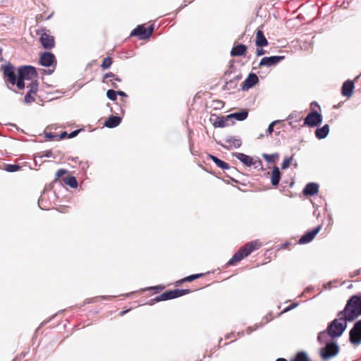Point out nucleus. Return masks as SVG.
Returning a JSON list of instances; mask_svg holds the SVG:
<instances>
[{
	"instance_id": "nucleus-35",
	"label": "nucleus",
	"mask_w": 361,
	"mask_h": 361,
	"mask_svg": "<svg viewBox=\"0 0 361 361\" xmlns=\"http://www.w3.org/2000/svg\"><path fill=\"white\" fill-rule=\"evenodd\" d=\"M20 166L19 164H6L4 166V170L7 172L13 173L18 171L20 169Z\"/></svg>"
},
{
	"instance_id": "nucleus-43",
	"label": "nucleus",
	"mask_w": 361,
	"mask_h": 361,
	"mask_svg": "<svg viewBox=\"0 0 361 361\" xmlns=\"http://www.w3.org/2000/svg\"><path fill=\"white\" fill-rule=\"evenodd\" d=\"M111 296H106V295H102V296H99V297H95V298H92L91 299H87L85 300V304H88V303H91V302H97L98 300V298H102V299H109L111 298Z\"/></svg>"
},
{
	"instance_id": "nucleus-18",
	"label": "nucleus",
	"mask_w": 361,
	"mask_h": 361,
	"mask_svg": "<svg viewBox=\"0 0 361 361\" xmlns=\"http://www.w3.org/2000/svg\"><path fill=\"white\" fill-rule=\"evenodd\" d=\"M122 118L119 116L111 115L104 123V126L108 128H114L120 125Z\"/></svg>"
},
{
	"instance_id": "nucleus-46",
	"label": "nucleus",
	"mask_w": 361,
	"mask_h": 361,
	"mask_svg": "<svg viewBox=\"0 0 361 361\" xmlns=\"http://www.w3.org/2000/svg\"><path fill=\"white\" fill-rule=\"evenodd\" d=\"M67 173V170L64 169H59L55 176H56V179H58V178H61L63 175H65L66 173Z\"/></svg>"
},
{
	"instance_id": "nucleus-16",
	"label": "nucleus",
	"mask_w": 361,
	"mask_h": 361,
	"mask_svg": "<svg viewBox=\"0 0 361 361\" xmlns=\"http://www.w3.org/2000/svg\"><path fill=\"white\" fill-rule=\"evenodd\" d=\"M319 185L317 183H308L302 190V193L305 196H313L318 193Z\"/></svg>"
},
{
	"instance_id": "nucleus-32",
	"label": "nucleus",
	"mask_w": 361,
	"mask_h": 361,
	"mask_svg": "<svg viewBox=\"0 0 361 361\" xmlns=\"http://www.w3.org/2000/svg\"><path fill=\"white\" fill-rule=\"evenodd\" d=\"M38 87H39V82L37 81V79H35L30 83V85L27 86L29 88L28 92L30 93H33V94H35L38 91Z\"/></svg>"
},
{
	"instance_id": "nucleus-6",
	"label": "nucleus",
	"mask_w": 361,
	"mask_h": 361,
	"mask_svg": "<svg viewBox=\"0 0 361 361\" xmlns=\"http://www.w3.org/2000/svg\"><path fill=\"white\" fill-rule=\"evenodd\" d=\"M322 115L317 111H312L304 119V122L300 127L307 126L314 128L319 126L322 123Z\"/></svg>"
},
{
	"instance_id": "nucleus-33",
	"label": "nucleus",
	"mask_w": 361,
	"mask_h": 361,
	"mask_svg": "<svg viewBox=\"0 0 361 361\" xmlns=\"http://www.w3.org/2000/svg\"><path fill=\"white\" fill-rule=\"evenodd\" d=\"M279 155L278 153H274L271 154H263L262 157L269 163H274L276 161V159L279 158Z\"/></svg>"
},
{
	"instance_id": "nucleus-29",
	"label": "nucleus",
	"mask_w": 361,
	"mask_h": 361,
	"mask_svg": "<svg viewBox=\"0 0 361 361\" xmlns=\"http://www.w3.org/2000/svg\"><path fill=\"white\" fill-rule=\"evenodd\" d=\"M203 276H204V274H202V273L189 275L180 280L178 281L176 283V286H180V284H182L183 283H185V282H191V281H192L195 279H197Z\"/></svg>"
},
{
	"instance_id": "nucleus-64",
	"label": "nucleus",
	"mask_w": 361,
	"mask_h": 361,
	"mask_svg": "<svg viewBox=\"0 0 361 361\" xmlns=\"http://www.w3.org/2000/svg\"><path fill=\"white\" fill-rule=\"evenodd\" d=\"M276 361H287V360L285 358H283V357H280V358H277L276 360Z\"/></svg>"
},
{
	"instance_id": "nucleus-7",
	"label": "nucleus",
	"mask_w": 361,
	"mask_h": 361,
	"mask_svg": "<svg viewBox=\"0 0 361 361\" xmlns=\"http://www.w3.org/2000/svg\"><path fill=\"white\" fill-rule=\"evenodd\" d=\"M349 342L358 346L361 344V319L355 322L353 327L349 331Z\"/></svg>"
},
{
	"instance_id": "nucleus-30",
	"label": "nucleus",
	"mask_w": 361,
	"mask_h": 361,
	"mask_svg": "<svg viewBox=\"0 0 361 361\" xmlns=\"http://www.w3.org/2000/svg\"><path fill=\"white\" fill-rule=\"evenodd\" d=\"M63 181L66 185L70 186L71 188H77L78 185V183L76 178L72 175L65 177L63 179Z\"/></svg>"
},
{
	"instance_id": "nucleus-44",
	"label": "nucleus",
	"mask_w": 361,
	"mask_h": 361,
	"mask_svg": "<svg viewBox=\"0 0 361 361\" xmlns=\"http://www.w3.org/2000/svg\"><path fill=\"white\" fill-rule=\"evenodd\" d=\"M154 30V24L149 25L147 28H146L145 39L150 37V36L152 35Z\"/></svg>"
},
{
	"instance_id": "nucleus-58",
	"label": "nucleus",
	"mask_w": 361,
	"mask_h": 361,
	"mask_svg": "<svg viewBox=\"0 0 361 361\" xmlns=\"http://www.w3.org/2000/svg\"><path fill=\"white\" fill-rule=\"evenodd\" d=\"M360 272H361V269H357V270L354 271L352 274H350V276L354 277L355 276L359 275L360 274Z\"/></svg>"
},
{
	"instance_id": "nucleus-42",
	"label": "nucleus",
	"mask_w": 361,
	"mask_h": 361,
	"mask_svg": "<svg viewBox=\"0 0 361 361\" xmlns=\"http://www.w3.org/2000/svg\"><path fill=\"white\" fill-rule=\"evenodd\" d=\"M33 93H30V92H27L24 97V102L25 104H31L35 101L34 97L32 96Z\"/></svg>"
},
{
	"instance_id": "nucleus-55",
	"label": "nucleus",
	"mask_w": 361,
	"mask_h": 361,
	"mask_svg": "<svg viewBox=\"0 0 361 361\" xmlns=\"http://www.w3.org/2000/svg\"><path fill=\"white\" fill-rule=\"evenodd\" d=\"M42 202H43V198L41 195L38 200V206L41 209H47L45 206L43 205Z\"/></svg>"
},
{
	"instance_id": "nucleus-48",
	"label": "nucleus",
	"mask_w": 361,
	"mask_h": 361,
	"mask_svg": "<svg viewBox=\"0 0 361 361\" xmlns=\"http://www.w3.org/2000/svg\"><path fill=\"white\" fill-rule=\"evenodd\" d=\"M172 290L173 299L181 297L180 289L176 288Z\"/></svg>"
},
{
	"instance_id": "nucleus-40",
	"label": "nucleus",
	"mask_w": 361,
	"mask_h": 361,
	"mask_svg": "<svg viewBox=\"0 0 361 361\" xmlns=\"http://www.w3.org/2000/svg\"><path fill=\"white\" fill-rule=\"evenodd\" d=\"M103 78H104V79L111 78V79H112L113 80L116 81V82L121 81V79L119 77H118L116 75H115L114 73H113L111 72L106 73L104 74Z\"/></svg>"
},
{
	"instance_id": "nucleus-23",
	"label": "nucleus",
	"mask_w": 361,
	"mask_h": 361,
	"mask_svg": "<svg viewBox=\"0 0 361 361\" xmlns=\"http://www.w3.org/2000/svg\"><path fill=\"white\" fill-rule=\"evenodd\" d=\"M329 133V126L328 124L324 125L321 128H317L314 132L315 137L318 140L326 138Z\"/></svg>"
},
{
	"instance_id": "nucleus-25",
	"label": "nucleus",
	"mask_w": 361,
	"mask_h": 361,
	"mask_svg": "<svg viewBox=\"0 0 361 361\" xmlns=\"http://www.w3.org/2000/svg\"><path fill=\"white\" fill-rule=\"evenodd\" d=\"M173 299L172 290H169L164 292L159 295H157L154 298L151 300L150 305H153L154 302H158L160 301H165Z\"/></svg>"
},
{
	"instance_id": "nucleus-39",
	"label": "nucleus",
	"mask_w": 361,
	"mask_h": 361,
	"mask_svg": "<svg viewBox=\"0 0 361 361\" xmlns=\"http://www.w3.org/2000/svg\"><path fill=\"white\" fill-rule=\"evenodd\" d=\"M164 288H165L164 286L158 285V286H151V287H148V288H142L141 291L154 290L157 293L160 290H164Z\"/></svg>"
},
{
	"instance_id": "nucleus-51",
	"label": "nucleus",
	"mask_w": 361,
	"mask_h": 361,
	"mask_svg": "<svg viewBox=\"0 0 361 361\" xmlns=\"http://www.w3.org/2000/svg\"><path fill=\"white\" fill-rule=\"evenodd\" d=\"M80 130H81V129H78V130H75L71 132L68 134V137L69 138H73V137H76L78 135V133H80Z\"/></svg>"
},
{
	"instance_id": "nucleus-17",
	"label": "nucleus",
	"mask_w": 361,
	"mask_h": 361,
	"mask_svg": "<svg viewBox=\"0 0 361 361\" xmlns=\"http://www.w3.org/2000/svg\"><path fill=\"white\" fill-rule=\"evenodd\" d=\"M355 88L353 81L350 80H347L343 83L341 87V93L343 96L346 97H350L352 96L353 93V90Z\"/></svg>"
},
{
	"instance_id": "nucleus-41",
	"label": "nucleus",
	"mask_w": 361,
	"mask_h": 361,
	"mask_svg": "<svg viewBox=\"0 0 361 361\" xmlns=\"http://www.w3.org/2000/svg\"><path fill=\"white\" fill-rule=\"evenodd\" d=\"M37 156L39 158H42V157H47V158L54 157V158H55V157L53 156V153H52L51 150L40 152L38 153Z\"/></svg>"
},
{
	"instance_id": "nucleus-60",
	"label": "nucleus",
	"mask_w": 361,
	"mask_h": 361,
	"mask_svg": "<svg viewBox=\"0 0 361 361\" xmlns=\"http://www.w3.org/2000/svg\"><path fill=\"white\" fill-rule=\"evenodd\" d=\"M242 78H243L242 75L241 74H238V75H235L233 79L234 80H235V82L238 83V82L239 80H240L242 79Z\"/></svg>"
},
{
	"instance_id": "nucleus-14",
	"label": "nucleus",
	"mask_w": 361,
	"mask_h": 361,
	"mask_svg": "<svg viewBox=\"0 0 361 361\" xmlns=\"http://www.w3.org/2000/svg\"><path fill=\"white\" fill-rule=\"evenodd\" d=\"M259 82V78L257 75L254 73H250L245 78L241 85V90L243 91L248 90L249 89L254 87Z\"/></svg>"
},
{
	"instance_id": "nucleus-61",
	"label": "nucleus",
	"mask_w": 361,
	"mask_h": 361,
	"mask_svg": "<svg viewBox=\"0 0 361 361\" xmlns=\"http://www.w3.org/2000/svg\"><path fill=\"white\" fill-rule=\"evenodd\" d=\"M79 165L82 168V169H85V167H87V162H82V161H80L79 162Z\"/></svg>"
},
{
	"instance_id": "nucleus-36",
	"label": "nucleus",
	"mask_w": 361,
	"mask_h": 361,
	"mask_svg": "<svg viewBox=\"0 0 361 361\" xmlns=\"http://www.w3.org/2000/svg\"><path fill=\"white\" fill-rule=\"evenodd\" d=\"M293 160V155H292L291 157H285L284 160L283 161V162L281 164V169L285 170V169H288L292 164Z\"/></svg>"
},
{
	"instance_id": "nucleus-31",
	"label": "nucleus",
	"mask_w": 361,
	"mask_h": 361,
	"mask_svg": "<svg viewBox=\"0 0 361 361\" xmlns=\"http://www.w3.org/2000/svg\"><path fill=\"white\" fill-rule=\"evenodd\" d=\"M238 86V83L233 79H231L228 81H226L225 85L223 87L224 90H231L235 89Z\"/></svg>"
},
{
	"instance_id": "nucleus-49",
	"label": "nucleus",
	"mask_w": 361,
	"mask_h": 361,
	"mask_svg": "<svg viewBox=\"0 0 361 361\" xmlns=\"http://www.w3.org/2000/svg\"><path fill=\"white\" fill-rule=\"evenodd\" d=\"M45 137L47 140H53L54 138L58 137V135L57 134H54V133H53L51 132L46 133Z\"/></svg>"
},
{
	"instance_id": "nucleus-22",
	"label": "nucleus",
	"mask_w": 361,
	"mask_h": 361,
	"mask_svg": "<svg viewBox=\"0 0 361 361\" xmlns=\"http://www.w3.org/2000/svg\"><path fill=\"white\" fill-rule=\"evenodd\" d=\"M301 112L294 111L291 114H290L287 118V121H288V124L292 127V128H299L294 123L300 122L301 121L300 117Z\"/></svg>"
},
{
	"instance_id": "nucleus-13",
	"label": "nucleus",
	"mask_w": 361,
	"mask_h": 361,
	"mask_svg": "<svg viewBox=\"0 0 361 361\" xmlns=\"http://www.w3.org/2000/svg\"><path fill=\"white\" fill-rule=\"evenodd\" d=\"M42 31H45V28L42 29ZM39 42L45 49H51L55 46L54 37L47 34L46 32L42 33L39 37Z\"/></svg>"
},
{
	"instance_id": "nucleus-57",
	"label": "nucleus",
	"mask_w": 361,
	"mask_h": 361,
	"mask_svg": "<svg viewBox=\"0 0 361 361\" xmlns=\"http://www.w3.org/2000/svg\"><path fill=\"white\" fill-rule=\"evenodd\" d=\"M181 296L189 294L191 293L190 289H180Z\"/></svg>"
},
{
	"instance_id": "nucleus-54",
	"label": "nucleus",
	"mask_w": 361,
	"mask_h": 361,
	"mask_svg": "<svg viewBox=\"0 0 361 361\" xmlns=\"http://www.w3.org/2000/svg\"><path fill=\"white\" fill-rule=\"evenodd\" d=\"M265 53V51L263 49V47H259V49H257L256 50V56H260L264 55Z\"/></svg>"
},
{
	"instance_id": "nucleus-9",
	"label": "nucleus",
	"mask_w": 361,
	"mask_h": 361,
	"mask_svg": "<svg viewBox=\"0 0 361 361\" xmlns=\"http://www.w3.org/2000/svg\"><path fill=\"white\" fill-rule=\"evenodd\" d=\"M225 142L228 143L229 145H226L225 144H223L220 141H217V145L221 146L223 148L227 149V150H231L232 149H238L242 145V140L239 137H234V136H227L225 138Z\"/></svg>"
},
{
	"instance_id": "nucleus-8",
	"label": "nucleus",
	"mask_w": 361,
	"mask_h": 361,
	"mask_svg": "<svg viewBox=\"0 0 361 361\" xmlns=\"http://www.w3.org/2000/svg\"><path fill=\"white\" fill-rule=\"evenodd\" d=\"M39 63L44 67L56 68L57 61L55 55L50 51H44L40 54Z\"/></svg>"
},
{
	"instance_id": "nucleus-28",
	"label": "nucleus",
	"mask_w": 361,
	"mask_h": 361,
	"mask_svg": "<svg viewBox=\"0 0 361 361\" xmlns=\"http://www.w3.org/2000/svg\"><path fill=\"white\" fill-rule=\"evenodd\" d=\"M209 158L220 169L223 170L231 169V166L226 161L220 159L213 154H209Z\"/></svg>"
},
{
	"instance_id": "nucleus-5",
	"label": "nucleus",
	"mask_w": 361,
	"mask_h": 361,
	"mask_svg": "<svg viewBox=\"0 0 361 361\" xmlns=\"http://www.w3.org/2000/svg\"><path fill=\"white\" fill-rule=\"evenodd\" d=\"M17 76L24 80H34L37 78L38 73L35 67L31 65H23L18 68Z\"/></svg>"
},
{
	"instance_id": "nucleus-4",
	"label": "nucleus",
	"mask_w": 361,
	"mask_h": 361,
	"mask_svg": "<svg viewBox=\"0 0 361 361\" xmlns=\"http://www.w3.org/2000/svg\"><path fill=\"white\" fill-rule=\"evenodd\" d=\"M258 243L257 241H252L245 246L240 247L228 261L226 267L233 266L235 263L241 261L245 257H247L252 252L258 248Z\"/></svg>"
},
{
	"instance_id": "nucleus-11",
	"label": "nucleus",
	"mask_w": 361,
	"mask_h": 361,
	"mask_svg": "<svg viewBox=\"0 0 361 361\" xmlns=\"http://www.w3.org/2000/svg\"><path fill=\"white\" fill-rule=\"evenodd\" d=\"M322 229V225H318L313 229L304 233L298 240V243L304 245L310 243Z\"/></svg>"
},
{
	"instance_id": "nucleus-2",
	"label": "nucleus",
	"mask_w": 361,
	"mask_h": 361,
	"mask_svg": "<svg viewBox=\"0 0 361 361\" xmlns=\"http://www.w3.org/2000/svg\"><path fill=\"white\" fill-rule=\"evenodd\" d=\"M322 347L319 350V355L323 361H330L336 357L340 352L338 343L334 339L325 338L323 340H317Z\"/></svg>"
},
{
	"instance_id": "nucleus-62",
	"label": "nucleus",
	"mask_w": 361,
	"mask_h": 361,
	"mask_svg": "<svg viewBox=\"0 0 361 361\" xmlns=\"http://www.w3.org/2000/svg\"><path fill=\"white\" fill-rule=\"evenodd\" d=\"M68 160H71L73 161H74L75 163H77L79 161V158L78 157H71V158H69Z\"/></svg>"
},
{
	"instance_id": "nucleus-53",
	"label": "nucleus",
	"mask_w": 361,
	"mask_h": 361,
	"mask_svg": "<svg viewBox=\"0 0 361 361\" xmlns=\"http://www.w3.org/2000/svg\"><path fill=\"white\" fill-rule=\"evenodd\" d=\"M298 305V303H297V302L293 303V304L290 305L289 306L286 307L284 310V312L290 311V310L294 309L295 307H296Z\"/></svg>"
},
{
	"instance_id": "nucleus-15",
	"label": "nucleus",
	"mask_w": 361,
	"mask_h": 361,
	"mask_svg": "<svg viewBox=\"0 0 361 361\" xmlns=\"http://www.w3.org/2000/svg\"><path fill=\"white\" fill-rule=\"evenodd\" d=\"M248 116V111L247 109H242L240 111L234 112L226 116L227 118H229L231 122V125H233L234 122L233 119L238 121H243L245 120Z\"/></svg>"
},
{
	"instance_id": "nucleus-21",
	"label": "nucleus",
	"mask_w": 361,
	"mask_h": 361,
	"mask_svg": "<svg viewBox=\"0 0 361 361\" xmlns=\"http://www.w3.org/2000/svg\"><path fill=\"white\" fill-rule=\"evenodd\" d=\"M236 157L240 161H241L246 166H251L252 164V158L245 154L241 152H234L232 154Z\"/></svg>"
},
{
	"instance_id": "nucleus-50",
	"label": "nucleus",
	"mask_w": 361,
	"mask_h": 361,
	"mask_svg": "<svg viewBox=\"0 0 361 361\" xmlns=\"http://www.w3.org/2000/svg\"><path fill=\"white\" fill-rule=\"evenodd\" d=\"M310 108H311L312 111H316L315 109H317L319 110L321 109V107L319 105V104L317 102H314V101L311 102Z\"/></svg>"
},
{
	"instance_id": "nucleus-26",
	"label": "nucleus",
	"mask_w": 361,
	"mask_h": 361,
	"mask_svg": "<svg viewBox=\"0 0 361 361\" xmlns=\"http://www.w3.org/2000/svg\"><path fill=\"white\" fill-rule=\"evenodd\" d=\"M146 27L144 25H139L130 32V36L137 37L140 39H145Z\"/></svg>"
},
{
	"instance_id": "nucleus-3",
	"label": "nucleus",
	"mask_w": 361,
	"mask_h": 361,
	"mask_svg": "<svg viewBox=\"0 0 361 361\" xmlns=\"http://www.w3.org/2000/svg\"><path fill=\"white\" fill-rule=\"evenodd\" d=\"M343 313L349 319L355 321L361 316V293L351 295L345 305Z\"/></svg>"
},
{
	"instance_id": "nucleus-12",
	"label": "nucleus",
	"mask_w": 361,
	"mask_h": 361,
	"mask_svg": "<svg viewBox=\"0 0 361 361\" xmlns=\"http://www.w3.org/2000/svg\"><path fill=\"white\" fill-rule=\"evenodd\" d=\"M285 59L284 56H271L263 57L259 63V66L271 67L277 65Z\"/></svg>"
},
{
	"instance_id": "nucleus-52",
	"label": "nucleus",
	"mask_w": 361,
	"mask_h": 361,
	"mask_svg": "<svg viewBox=\"0 0 361 361\" xmlns=\"http://www.w3.org/2000/svg\"><path fill=\"white\" fill-rule=\"evenodd\" d=\"M259 326H261V325H257L256 324L255 328L252 327V326H249L246 329V332H247V334H250L253 331H255L256 329H257Z\"/></svg>"
},
{
	"instance_id": "nucleus-45",
	"label": "nucleus",
	"mask_w": 361,
	"mask_h": 361,
	"mask_svg": "<svg viewBox=\"0 0 361 361\" xmlns=\"http://www.w3.org/2000/svg\"><path fill=\"white\" fill-rule=\"evenodd\" d=\"M280 121L279 120H276V121H272L268 126L267 128V132L268 134H271L274 131V128L275 126V125L278 123H279Z\"/></svg>"
},
{
	"instance_id": "nucleus-19",
	"label": "nucleus",
	"mask_w": 361,
	"mask_h": 361,
	"mask_svg": "<svg viewBox=\"0 0 361 361\" xmlns=\"http://www.w3.org/2000/svg\"><path fill=\"white\" fill-rule=\"evenodd\" d=\"M247 47L243 44H238L234 45L231 50V56H245Z\"/></svg>"
},
{
	"instance_id": "nucleus-38",
	"label": "nucleus",
	"mask_w": 361,
	"mask_h": 361,
	"mask_svg": "<svg viewBox=\"0 0 361 361\" xmlns=\"http://www.w3.org/2000/svg\"><path fill=\"white\" fill-rule=\"evenodd\" d=\"M117 91L114 90H108L106 92V97L111 101H115L117 99Z\"/></svg>"
},
{
	"instance_id": "nucleus-27",
	"label": "nucleus",
	"mask_w": 361,
	"mask_h": 361,
	"mask_svg": "<svg viewBox=\"0 0 361 361\" xmlns=\"http://www.w3.org/2000/svg\"><path fill=\"white\" fill-rule=\"evenodd\" d=\"M229 121L230 120L229 118H226V116H216L214 121L213 126L214 128H224L231 125Z\"/></svg>"
},
{
	"instance_id": "nucleus-20",
	"label": "nucleus",
	"mask_w": 361,
	"mask_h": 361,
	"mask_svg": "<svg viewBox=\"0 0 361 361\" xmlns=\"http://www.w3.org/2000/svg\"><path fill=\"white\" fill-rule=\"evenodd\" d=\"M255 44L257 47H264L268 45L264 32L260 29H257L256 32Z\"/></svg>"
},
{
	"instance_id": "nucleus-56",
	"label": "nucleus",
	"mask_w": 361,
	"mask_h": 361,
	"mask_svg": "<svg viewBox=\"0 0 361 361\" xmlns=\"http://www.w3.org/2000/svg\"><path fill=\"white\" fill-rule=\"evenodd\" d=\"M57 135H58V137H59V139H64L67 136L68 137V133L66 131H63L60 134H57Z\"/></svg>"
},
{
	"instance_id": "nucleus-59",
	"label": "nucleus",
	"mask_w": 361,
	"mask_h": 361,
	"mask_svg": "<svg viewBox=\"0 0 361 361\" xmlns=\"http://www.w3.org/2000/svg\"><path fill=\"white\" fill-rule=\"evenodd\" d=\"M117 95H119L122 97H128V94L123 92V91H121V90H118L117 91Z\"/></svg>"
},
{
	"instance_id": "nucleus-63",
	"label": "nucleus",
	"mask_w": 361,
	"mask_h": 361,
	"mask_svg": "<svg viewBox=\"0 0 361 361\" xmlns=\"http://www.w3.org/2000/svg\"><path fill=\"white\" fill-rule=\"evenodd\" d=\"M47 75H51L54 71V68L52 69H48L47 71H44Z\"/></svg>"
},
{
	"instance_id": "nucleus-34",
	"label": "nucleus",
	"mask_w": 361,
	"mask_h": 361,
	"mask_svg": "<svg viewBox=\"0 0 361 361\" xmlns=\"http://www.w3.org/2000/svg\"><path fill=\"white\" fill-rule=\"evenodd\" d=\"M25 80L17 76V78L14 79V81L11 82V84L13 85H16L19 90H24L25 87Z\"/></svg>"
},
{
	"instance_id": "nucleus-37",
	"label": "nucleus",
	"mask_w": 361,
	"mask_h": 361,
	"mask_svg": "<svg viewBox=\"0 0 361 361\" xmlns=\"http://www.w3.org/2000/svg\"><path fill=\"white\" fill-rule=\"evenodd\" d=\"M113 63L112 59L109 56L104 59L102 63L101 64V67L102 69L106 70L111 67Z\"/></svg>"
},
{
	"instance_id": "nucleus-24",
	"label": "nucleus",
	"mask_w": 361,
	"mask_h": 361,
	"mask_svg": "<svg viewBox=\"0 0 361 361\" xmlns=\"http://www.w3.org/2000/svg\"><path fill=\"white\" fill-rule=\"evenodd\" d=\"M281 173L279 168L274 166L271 171V183L273 186H278L281 180Z\"/></svg>"
},
{
	"instance_id": "nucleus-47",
	"label": "nucleus",
	"mask_w": 361,
	"mask_h": 361,
	"mask_svg": "<svg viewBox=\"0 0 361 361\" xmlns=\"http://www.w3.org/2000/svg\"><path fill=\"white\" fill-rule=\"evenodd\" d=\"M252 166H253L255 169H263L262 162L259 159L256 161L252 160Z\"/></svg>"
},
{
	"instance_id": "nucleus-10",
	"label": "nucleus",
	"mask_w": 361,
	"mask_h": 361,
	"mask_svg": "<svg viewBox=\"0 0 361 361\" xmlns=\"http://www.w3.org/2000/svg\"><path fill=\"white\" fill-rule=\"evenodd\" d=\"M1 69L3 71L4 77L5 79V82H11L14 81V79L17 78V74L16 73L15 66L11 63H7L5 65L1 66Z\"/></svg>"
},
{
	"instance_id": "nucleus-1",
	"label": "nucleus",
	"mask_w": 361,
	"mask_h": 361,
	"mask_svg": "<svg viewBox=\"0 0 361 361\" xmlns=\"http://www.w3.org/2000/svg\"><path fill=\"white\" fill-rule=\"evenodd\" d=\"M338 318H335L328 324L326 329L318 333L317 340H323L325 338L334 339L342 336L346 330L348 323L353 322L349 319L348 315L341 310L337 314Z\"/></svg>"
}]
</instances>
